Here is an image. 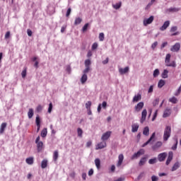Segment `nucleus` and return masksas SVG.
<instances>
[{
  "label": "nucleus",
  "mask_w": 181,
  "mask_h": 181,
  "mask_svg": "<svg viewBox=\"0 0 181 181\" xmlns=\"http://www.w3.org/2000/svg\"><path fill=\"white\" fill-rule=\"evenodd\" d=\"M170 134H172V127L170 126H166L164 129L163 141H168L170 138Z\"/></svg>",
  "instance_id": "nucleus-1"
},
{
  "label": "nucleus",
  "mask_w": 181,
  "mask_h": 181,
  "mask_svg": "<svg viewBox=\"0 0 181 181\" xmlns=\"http://www.w3.org/2000/svg\"><path fill=\"white\" fill-rule=\"evenodd\" d=\"M145 153V150L144 149H140L139 151L135 153L132 157L131 159L132 160H134V159H138L139 156L144 155Z\"/></svg>",
  "instance_id": "nucleus-2"
},
{
  "label": "nucleus",
  "mask_w": 181,
  "mask_h": 181,
  "mask_svg": "<svg viewBox=\"0 0 181 181\" xmlns=\"http://www.w3.org/2000/svg\"><path fill=\"white\" fill-rule=\"evenodd\" d=\"M112 134V132L107 131L105 133H104L101 136L102 141H108V139L111 136V134Z\"/></svg>",
  "instance_id": "nucleus-3"
},
{
  "label": "nucleus",
  "mask_w": 181,
  "mask_h": 181,
  "mask_svg": "<svg viewBox=\"0 0 181 181\" xmlns=\"http://www.w3.org/2000/svg\"><path fill=\"white\" fill-rule=\"evenodd\" d=\"M180 50V43L176 42L174 45H173L170 48V51L173 52L177 53Z\"/></svg>",
  "instance_id": "nucleus-4"
},
{
  "label": "nucleus",
  "mask_w": 181,
  "mask_h": 181,
  "mask_svg": "<svg viewBox=\"0 0 181 181\" xmlns=\"http://www.w3.org/2000/svg\"><path fill=\"white\" fill-rule=\"evenodd\" d=\"M153 22V16H150L148 18H145L143 21V25L144 26H148V25H151Z\"/></svg>",
  "instance_id": "nucleus-5"
},
{
  "label": "nucleus",
  "mask_w": 181,
  "mask_h": 181,
  "mask_svg": "<svg viewBox=\"0 0 181 181\" xmlns=\"http://www.w3.org/2000/svg\"><path fill=\"white\" fill-rule=\"evenodd\" d=\"M146 115H148V111L146 109H144L141 112V119L140 120L141 124H144V122L146 119Z\"/></svg>",
  "instance_id": "nucleus-6"
},
{
  "label": "nucleus",
  "mask_w": 181,
  "mask_h": 181,
  "mask_svg": "<svg viewBox=\"0 0 181 181\" xmlns=\"http://www.w3.org/2000/svg\"><path fill=\"white\" fill-rule=\"evenodd\" d=\"M168 156V153H161L158 154V159L159 162H163L165 159H166V157Z\"/></svg>",
  "instance_id": "nucleus-7"
},
{
  "label": "nucleus",
  "mask_w": 181,
  "mask_h": 181,
  "mask_svg": "<svg viewBox=\"0 0 181 181\" xmlns=\"http://www.w3.org/2000/svg\"><path fill=\"white\" fill-rule=\"evenodd\" d=\"M107 146V143L105 141H102L99 144L95 147L96 151H98V149H104Z\"/></svg>",
  "instance_id": "nucleus-8"
},
{
  "label": "nucleus",
  "mask_w": 181,
  "mask_h": 181,
  "mask_svg": "<svg viewBox=\"0 0 181 181\" xmlns=\"http://www.w3.org/2000/svg\"><path fill=\"white\" fill-rule=\"evenodd\" d=\"M144 102H140L135 107H134V110L135 111H136V112H139V111H141V110H142V108H144Z\"/></svg>",
  "instance_id": "nucleus-9"
},
{
  "label": "nucleus",
  "mask_w": 181,
  "mask_h": 181,
  "mask_svg": "<svg viewBox=\"0 0 181 181\" xmlns=\"http://www.w3.org/2000/svg\"><path fill=\"white\" fill-rule=\"evenodd\" d=\"M122 162H124V154H119L118 156V162L117 163V168H119L122 165Z\"/></svg>",
  "instance_id": "nucleus-10"
},
{
  "label": "nucleus",
  "mask_w": 181,
  "mask_h": 181,
  "mask_svg": "<svg viewBox=\"0 0 181 181\" xmlns=\"http://www.w3.org/2000/svg\"><path fill=\"white\" fill-rule=\"evenodd\" d=\"M169 25H170V21H165L163 25L160 28V30L161 31L166 30V29L169 28Z\"/></svg>",
  "instance_id": "nucleus-11"
},
{
  "label": "nucleus",
  "mask_w": 181,
  "mask_h": 181,
  "mask_svg": "<svg viewBox=\"0 0 181 181\" xmlns=\"http://www.w3.org/2000/svg\"><path fill=\"white\" fill-rule=\"evenodd\" d=\"M142 99V95L139 93L135 95L133 98L132 103H138V101H141Z\"/></svg>",
  "instance_id": "nucleus-12"
},
{
  "label": "nucleus",
  "mask_w": 181,
  "mask_h": 181,
  "mask_svg": "<svg viewBox=\"0 0 181 181\" xmlns=\"http://www.w3.org/2000/svg\"><path fill=\"white\" fill-rule=\"evenodd\" d=\"M128 71H129V66H126L124 69H122V68L119 69V73L120 74H127V73H128Z\"/></svg>",
  "instance_id": "nucleus-13"
},
{
  "label": "nucleus",
  "mask_w": 181,
  "mask_h": 181,
  "mask_svg": "<svg viewBox=\"0 0 181 181\" xmlns=\"http://www.w3.org/2000/svg\"><path fill=\"white\" fill-rule=\"evenodd\" d=\"M170 114H172V112L170 111V109L167 108L165 110L163 117V118H168V117L170 116Z\"/></svg>",
  "instance_id": "nucleus-14"
},
{
  "label": "nucleus",
  "mask_w": 181,
  "mask_h": 181,
  "mask_svg": "<svg viewBox=\"0 0 181 181\" xmlns=\"http://www.w3.org/2000/svg\"><path fill=\"white\" fill-rule=\"evenodd\" d=\"M138 129H139L138 123H134L132 125V132H138Z\"/></svg>",
  "instance_id": "nucleus-15"
},
{
  "label": "nucleus",
  "mask_w": 181,
  "mask_h": 181,
  "mask_svg": "<svg viewBox=\"0 0 181 181\" xmlns=\"http://www.w3.org/2000/svg\"><path fill=\"white\" fill-rule=\"evenodd\" d=\"M180 168V163L176 162L171 168V172H175Z\"/></svg>",
  "instance_id": "nucleus-16"
},
{
  "label": "nucleus",
  "mask_w": 181,
  "mask_h": 181,
  "mask_svg": "<svg viewBox=\"0 0 181 181\" xmlns=\"http://www.w3.org/2000/svg\"><path fill=\"white\" fill-rule=\"evenodd\" d=\"M155 135H156V133L153 132L152 134V135L151 136L150 139L146 142L144 143L143 145H142V148H145V146H146V145H148L150 142L152 141V139H153L155 138Z\"/></svg>",
  "instance_id": "nucleus-17"
},
{
  "label": "nucleus",
  "mask_w": 181,
  "mask_h": 181,
  "mask_svg": "<svg viewBox=\"0 0 181 181\" xmlns=\"http://www.w3.org/2000/svg\"><path fill=\"white\" fill-rule=\"evenodd\" d=\"M155 135H156V133L153 132L152 134V135L151 136L150 139L146 142L144 143L143 145H142V148H145V146H146V145H148L150 142L152 141V139H153L155 138Z\"/></svg>",
  "instance_id": "nucleus-18"
},
{
  "label": "nucleus",
  "mask_w": 181,
  "mask_h": 181,
  "mask_svg": "<svg viewBox=\"0 0 181 181\" xmlns=\"http://www.w3.org/2000/svg\"><path fill=\"white\" fill-rule=\"evenodd\" d=\"M162 145L163 144L161 141H158L157 143L155 144V145L152 146L153 151L158 150L159 148H160V146H162Z\"/></svg>",
  "instance_id": "nucleus-19"
},
{
  "label": "nucleus",
  "mask_w": 181,
  "mask_h": 181,
  "mask_svg": "<svg viewBox=\"0 0 181 181\" xmlns=\"http://www.w3.org/2000/svg\"><path fill=\"white\" fill-rule=\"evenodd\" d=\"M168 74H169V71H168V69H164L161 74L162 78H168L169 77Z\"/></svg>",
  "instance_id": "nucleus-20"
},
{
  "label": "nucleus",
  "mask_w": 181,
  "mask_h": 181,
  "mask_svg": "<svg viewBox=\"0 0 181 181\" xmlns=\"http://www.w3.org/2000/svg\"><path fill=\"white\" fill-rule=\"evenodd\" d=\"M47 163H48L47 159L42 160L41 162L42 169H46V168H47Z\"/></svg>",
  "instance_id": "nucleus-21"
},
{
  "label": "nucleus",
  "mask_w": 181,
  "mask_h": 181,
  "mask_svg": "<svg viewBox=\"0 0 181 181\" xmlns=\"http://www.w3.org/2000/svg\"><path fill=\"white\" fill-rule=\"evenodd\" d=\"M88 80L87 74H83L81 78V84H84L86 81Z\"/></svg>",
  "instance_id": "nucleus-22"
},
{
  "label": "nucleus",
  "mask_w": 181,
  "mask_h": 181,
  "mask_svg": "<svg viewBox=\"0 0 181 181\" xmlns=\"http://www.w3.org/2000/svg\"><path fill=\"white\" fill-rule=\"evenodd\" d=\"M34 114H35V112L33 111V109L30 108L28 112V117L29 119H30L33 117Z\"/></svg>",
  "instance_id": "nucleus-23"
},
{
  "label": "nucleus",
  "mask_w": 181,
  "mask_h": 181,
  "mask_svg": "<svg viewBox=\"0 0 181 181\" xmlns=\"http://www.w3.org/2000/svg\"><path fill=\"white\" fill-rule=\"evenodd\" d=\"M95 165L97 169L100 170V168H101V161L100 160V158L95 159Z\"/></svg>",
  "instance_id": "nucleus-24"
},
{
  "label": "nucleus",
  "mask_w": 181,
  "mask_h": 181,
  "mask_svg": "<svg viewBox=\"0 0 181 181\" xmlns=\"http://www.w3.org/2000/svg\"><path fill=\"white\" fill-rule=\"evenodd\" d=\"M166 67H176V62L175 61L168 62V63H165Z\"/></svg>",
  "instance_id": "nucleus-25"
},
{
  "label": "nucleus",
  "mask_w": 181,
  "mask_h": 181,
  "mask_svg": "<svg viewBox=\"0 0 181 181\" xmlns=\"http://www.w3.org/2000/svg\"><path fill=\"white\" fill-rule=\"evenodd\" d=\"M83 22V19L80 17H77L75 18L74 25L75 26H77V25H80Z\"/></svg>",
  "instance_id": "nucleus-26"
},
{
  "label": "nucleus",
  "mask_w": 181,
  "mask_h": 181,
  "mask_svg": "<svg viewBox=\"0 0 181 181\" xmlns=\"http://www.w3.org/2000/svg\"><path fill=\"white\" fill-rule=\"evenodd\" d=\"M41 136L42 138H46L47 136V129L44 128L41 132Z\"/></svg>",
  "instance_id": "nucleus-27"
},
{
  "label": "nucleus",
  "mask_w": 181,
  "mask_h": 181,
  "mask_svg": "<svg viewBox=\"0 0 181 181\" xmlns=\"http://www.w3.org/2000/svg\"><path fill=\"white\" fill-rule=\"evenodd\" d=\"M25 162L28 165H32L34 162L33 157H30L25 159Z\"/></svg>",
  "instance_id": "nucleus-28"
},
{
  "label": "nucleus",
  "mask_w": 181,
  "mask_h": 181,
  "mask_svg": "<svg viewBox=\"0 0 181 181\" xmlns=\"http://www.w3.org/2000/svg\"><path fill=\"white\" fill-rule=\"evenodd\" d=\"M143 134H144L146 136H149V127H146L144 128Z\"/></svg>",
  "instance_id": "nucleus-29"
},
{
  "label": "nucleus",
  "mask_w": 181,
  "mask_h": 181,
  "mask_svg": "<svg viewBox=\"0 0 181 181\" xmlns=\"http://www.w3.org/2000/svg\"><path fill=\"white\" fill-rule=\"evenodd\" d=\"M169 102L172 103V104H177L179 100H177L176 97L173 96V98L169 99Z\"/></svg>",
  "instance_id": "nucleus-30"
},
{
  "label": "nucleus",
  "mask_w": 181,
  "mask_h": 181,
  "mask_svg": "<svg viewBox=\"0 0 181 181\" xmlns=\"http://www.w3.org/2000/svg\"><path fill=\"white\" fill-rule=\"evenodd\" d=\"M122 5V2L119 1V3H117L115 4H112V8H114V9H119V8H121Z\"/></svg>",
  "instance_id": "nucleus-31"
},
{
  "label": "nucleus",
  "mask_w": 181,
  "mask_h": 181,
  "mask_svg": "<svg viewBox=\"0 0 181 181\" xmlns=\"http://www.w3.org/2000/svg\"><path fill=\"white\" fill-rule=\"evenodd\" d=\"M58 158H59V151H54V154H53V160L54 162H57Z\"/></svg>",
  "instance_id": "nucleus-32"
},
{
  "label": "nucleus",
  "mask_w": 181,
  "mask_h": 181,
  "mask_svg": "<svg viewBox=\"0 0 181 181\" xmlns=\"http://www.w3.org/2000/svg\"><path fill=\"white\" fill-rule=\"evenodd\" d=\"M146 163V157H143L141 158L139 165L140 166H144V165H145V163Z\"/></svg>",
  "instance_id": "nucleus-33"
},
{
  "label": "nucleus",
  "mask_w": 181,
  "mask_h": 181,
  "mask_svg": "<svg viewBox=\"0 0 181 181\" xmlns=\"http://www.w3.org/2000/svg\"><path fill=\"white\" fill-rule=\"evenodd\" d=\"M5 128H6V123H2L0 127V134H4Z\"/></svg>",
  "instance_id": "nucleus-34"
},
{
  "label": "nucleus",
  "mask_w": 181,
  "mask_h": 181,
  "mask_svg": "<svg viewBox=\"0 0 181 181\" xmlns=\"http://www.w3.org/2000/svg\"><path fill=\"white\" fill-rule=\"evenodd\" d=\"M165 84V80L160 79L158 83V88H162V87H163Z\"/></svg>",
  "instance_id": "nucleus-35"
},
{
  "label": "nucleus",
  "mask_w": 181,
  "mask_h": 181,
  "mask_svg": "<svg viewBox=\"0 0 181 181\" xmlns=\"http://www.w3.org/2000/svg\"><path fill=\"white\" fill-rule=\"evenodd\" d=\"M36 144H37V151H42V148H43V142L39 141L38 143H36Z\"/></svg>",
  "instance_id": "nucleus-36"
},
{
  "label": "nucleus",
  "mask_w": 181,
  "mask_h": 181,
  "mask_svg": "<svg viewBox=\"0 0 181 181\" xmlns=\"http://www.w3.org/2000/svg\"><path fill=\"white\" fill-rule=\"evenodd\" d=\"M168 12H179L180 11V8H170L168 9Z\"/></svg>",
  "instance_id": "nucleus-37"
},
{
  "label": "nucleus",
  "mask_w": 181,
  "mask_h": 181,
  "mask_svg": "<svg viewBox=\"0 0 181 181\" xmlns=\"http://www.w3.org/2000/svg\"><path fill=\"white\" fill-rule=\"evenodd\" d=\"M157 161L158 160H157L156 158H153L148 160V163H149V165H155V163H156Z\"/></svg>",
  "instance_id": "nucleus-38"
},
{
  "label": "nucleus",
  "mask_w": 181,
  "mask_h": 181,
  "mask_svg": "<svg viewBox=\"0 0 181 181\" xmlns=\"http://www.w3.org/2000/svg\"><path fill=\"white\" fill-rule=\"evenodd\" d=\"M177 144H178V141H177V138L175 139V144L171 147V149L173 151H176V149H177Z\"/></svg>",
  "instance_id": "nucleus-39"
},
{
  "label": "nucleus",
  "mask_w": 181,
  "mask_h": 181,
  "mask_svg": "<svg viewBox=\"0 0 181 181\" xmlns=\"http://www.w3.org/2000/svg\"><path fill=\"white\" fill-rule=\"evenodd\" d=\"M35 123L37 127L40 126V117H39V115H37L36 118H35Z\"/></svg>",
  "instance_id": "nucleus-40"
},
{
  "label": "nucleus",
  "mask_w": 181,
  "mask_h": 181,
  "mask_svg": "<svg viewBox=\"0 0 181 181\" xmlns=\"http://www.w3.org/2000/svg\"><path fill=\"white\" fill-rule=\"evenodd\" d=\"M91 101H88L86 103V110H91Z\"/></svg>",
  "instance_id": "nucleus-41"
},
{
  "label": "nucleus",
  "mask_w": 181,
  "mask_h": 181,
  "mask_svg": "<svg viewBox=\"0 0 181 181\" xmlns=\"http://www.w3.org/2000/svg\"><path fill=\"white\" fill-rule=\"evenodd\" d=\"M170 57H171L170 54H167L165 56V63H169V62H170Z\"/></svg>",
  "instance_id": "nucleus-42"
},
{
  "label": "nucleus",
  "mask_w": 181,
  "mask_h": 181,
  "mask_svg": "<svg viewBox=\"0 0 181 181\" xmlns=\"http://www.w3.org/2000/svg\"><path fill=\"white\" fill-rule=\"evenodd\" d=\"M90 66H91V60L86 59L85 61V67H90Z\"/></svg>",
  "instance_id": "nucleus-43"
},
{
  "label": "nucleus",
  "mask_w": 181,
  "mask_h": 181,
  "mask_svg": "<svg viewBox=\"0 0 181 181\" xmlns=\"http://www.w3.org/2000/svg\"><path fill=\"white\" fill-rule=\"evenodd\" d=\"M167 159H168L169 160H171V161H172V160L173 159V152L170 151V152L168 153V157Z\"/></svg>",
  "instance_id": "nucleus-44"
},
{
  "label": "nucleus",
  "mask_w": 181,
  "mask_h": 181,
  "mask_svg": "<svg viewBox=\"0 0 181 181\" xmlns=\"http://www.w3.org/2000/svg\"><path fill=\"white\" fill-rule=\"evenodd\" d=\"M77 132L78 136H80V138H81V136H83V130L81 128H78Z\"/></svg>",
  "instance_id": "nucleus-45"
},
{
  "label": "nucleus",
  "mask_w": 181,
  "mask_h": 181,
  "mask_svg": "<svg viewBox=\"0 0 181 181\" xmlns=\"http://www.w3.org/2000/svg\"><path fill=\"white\" fill-rule=\"evenodd\" d=\"M104 37H105L104 33H100L99 34V40H100V42H104Z\"/></svg>",
  "instance_id": "nucleus-46"
},
{
  "label": "nucleus",
  "mask_w": 181,
  "mask_h": 181,
  "mask_svg": "<svg viewBox=\"0 0 181 181\" xmlns=\"http://www.w3.org/2000/svg\"><path fill=\"white\" fill-rule=\"evenodd\" d=\"M153 77H158L159 76V69H156L154 70L153 74Z\"/></svg>",
  "instance_id": "nucleus-47"
},
{
  "label": "nucleus",
  "mask_w": 181,
  "mask_h": 181,
  "mask_svg": "<svg viewBox=\"0 0 181 181\" xmlns=\"http://www.w3.org/2000/svg\"><path fill=\"white\" fill-rule=\"evenodd\" d=\"M90 70H91V68H90V66H86V69L83 71V74H87V73H88Z\"/></svg>",
  "instance_id": "nucleus-48"
},
{
  "label": "nucleus",
  "mask_w": 181,
  "mask_h": 181,
  "mask_svg": "<svg viewBox=\"0 0 181 181\" xmlns=\"http://www.w3.org/2000/svg\"><path fill=\"white\" fill-rule=\"evenodd\" d=\"M89 25L90 24L88 23H86L82 28V31L86 32V30H87V29L88 28Z\"/></svg>",
  "instance_id": "nucleus-49"
},
{
  "label": "nucleus",
  "mask_w": 181,
  "mask_h": 181,
  "mask_svg": "<svg viewBox=\"0 0 181 181\" xmlns=\"http://www.w3.org/2000/svg\"><path fill=\"white\" fill-rule=\"evenodd\" d=\"M52 110H53V104L50 103L49 104V107H48V112L50 114L52 112Z\"/></svg>",
  "instance_id": "nucleus-50"
},
{
  "label": "nucleus",
  "mask_w": 181,
  "mask_h": 181,
  "mask_svg": "<svg viewBox=\"0 0 181 181\" xmlns=\"http://www.w3.org/2000/svg\"><path fill=\"white\" fill-rule=\"evenodd\" d=\"M159 104V98H156L153 102V107H156V105H158Z\"/></svg>",
  "instance_id": "nucleus-51"
},
{
  "label": "nucleus",
  "mask_w": 181,
  "mask_h": 181,
  "mask_svg": "<svg viewBox=\"0 0 181 181\" xmlns=\"http://www.w3.org/2000/svg\"><path fill=\"white\" fill-rule=\"evenodd\" d=\"M156 46H158V41L154 42L152 45H151V49L153 50H155Z\"/></svg>",
  "instance_id": "nucleus-52"
},
{
  "label": "nucleus",
  "mask_w": 181,
  "mask_h": 181,
  "mask_svg": "<svg viewBox=\"0 0 181 181\" xmlns=\"http://www.w3.org/2000/svg\"><path fill=\"white\" fill-rule=\"evenodd\" d=\"M70 13H71V8H69L66 11V16L69 18L70 16Z\"/></svg>",
  "instance_id": "nucleus-53"
},
{
  "label": "nucleus",
  "mask_w": 181,
  "mask_h": 181,
  "mask_svg": "<svg viewBox=\"0 0 181 181\" xmlns=\"http://www.w3.org/2000/svg\"><path fill=\"white\" fill-rule=\"evenodd\" d=\"M98 47V44L97 42H94L92 45V50H95Z\"/></svg>",
  "instance_id": "nucleus-54"
},
{
  "label": "nucleus",
  "mask_w": 181,
  "mask_h": 181,
  "mask_svg": "<svg viewBox=\"0 0 181 181\" xmlns=\"http://www.w3.org/2000/svg\"><path fill=\"white\" fill-rule=\"evenodd\" d=\"M66 71L67 73H69V74H70V73H71V67L70 66V65H67V66H66Z\"/></svg>",
  "instance_id": "nucleus-55"
},
{
  "label": "nucleus",
  "mask_w": 181,
  "mask_h": 181,
  "mask_svg": "<svg viewBox=\"0 0 181 181\" xmlns=\"http://www.w3.org/2000/svg\"><path fill=\"white\" fill-rule=\"evenodd\" d=\"M180 92H181V85L178 88L177 90L175 93V95H176V96L179 95V94H180Z\"/></svg>",
  "instance_id": "nucleus-56"
},
{
  "label": "nucleus",
  "mask_w": 181,
  "mask_h": 181,
  "mask_svg": "<svg viewBox=\"0 0 181 181\" xmlns=\"http://www.w3.org/2000/svg\"><path fill=\"white\" fill-rule=\"evenodd\" d=\"M148 93L149 94H151V93H153V85H151L149 88H148Z\"/></svg>",
  "instance_id": "nucleus-57"
},
{
  "label": "nucleus",
  "mask_w": 181,
  "mask_h": 181,
  "mask_svg": "<svg viewBox=\"0 0 181 181\" xmlns=\"http://www.w3.org/2000/svg\"><path fill=\"white\" fill-rule=\"evenodd\" d=\"M159 178L158 177H156V175H153L151 177V181H158Z\"/></svg>",
  "instance_id": "nucleus-58"
},
{
  "label": "nucleus",
  "mask_w": 181,
  "mask_h": 181,
  "mask_svg": "<svg viewBox=\"0 0 181 181\" xmlns=\"http://www.w3.org/2000/svg\"><path fill=\"white\" fill-rule=\"evenodd\" d=\"M9 37H11V32L8 31L5 35V39H9Z\"/></svg>",
  "instance_id": "nucleus-59"
},
{
  "label": "nucleus",
  "mask_w": 181,
  "mask_h": 181,
  "mask_svg": "<svg viewBox=\"0 0 181 181\" xmlns=\"http://www.w3.org/2000/svg\"><path fill=\"white\" fill-rule=\"evenodd\" d=\"M21 76H22L23 78H25V77H26V69H24V70L22 71Z\"/></svg>",
  "instance_id": "nucleus-60"
},
{
  "label": "nucleus",
  "mask_w": 181,
  "mask_h": 181,
  "mask_svg": "<svg viewBox=\"0 0 181 181\" xmlns=\"http://www.w3.org/2000/svg\"><path fill=\"white\" fill-rule=\"evenodd\" d=\"M42 105H38L36 108L37 112H40V111H42Z\"/></svg>",
  "instance_id": "nucleus-61"
},
{
  "label": "nucleus",
  "mask_w": 181,
  "mask_h": 181,
  "mask_svg": "<svg viewBox=\"0 0 181 181\" xmlns=\"http://www.w3.org/2000/svg\"><path fill=\"white\" fill-rule=\"evenodd\" d=\"M177 30V26H173L170 29V32H176Z\"/></svg>",
  "instance_id": "nucleus-62"
},
{
  "label": "nucleus",
  "mask_w": 181,
  "mask_h": 181,
  "mask_svg": "<svg viewBox=\"0 0 181 181\" xmlns=\"http://www.w3.org/2000/svg\"><path fill=\"white\" fill-rule=\"evenodd\" d=\"M168 46V42H165L161 45L160 49H163L164 47H166Z\"/></svg>",
  "instance_id": "nucleus-63"
},
{
  "label": "nucleus",
  "mask_w": 181,
  "mask_h": 181,
  "mask_svg": "<svg viewBox=\"0 0 181 181\" xmlns=\"http://www.w3.org/2000/svg\"><path fill=\"white\" fill-rule=\"evenodd\" d=\"M27 34L28 36H32V31L30 30V29L27 30Z\"/></svg>",
  "instance_id": "nucleus-64"
}]
</instances>
